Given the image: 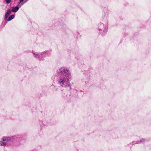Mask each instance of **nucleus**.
<instances>
[{"label": "nucleus", "mask_w": 151, "mask_h": 151, "mask_svg": "<svg viewBox=\"0 0 151 151\" xmlns=\"http://www.w3.org/2000/svg\"><path fill=\"white\" fill-rule=\"evenodd\" d=\"M59 71L61 75L59 77L58 82L60 85L63 86L71 87L70 80L71 78V75L68 70L64 67H61L59 69Z\"/></svg>", "instance_id": "obj_1"}, {"label": "nucleus", "mask_w": 151, "mask_h": 151, "mask_svg": "<svg viewBox=\"0 0 151 151\" xmlns=\"http://www.w3.org/2000/svg\"><path fill=\"white\" fill-rule=\"evenodd\" d=\"M32 53L35 58L40 61L43 60H44V58L48 55L47 52H43L41 53L33 52Z\"/></svg>", "instance_id": "obj_2"}, {"label": "nucleus", "mask_w": 151, "mask_h": 151, "mask_svg": "<svg viewBox=\"0 0 151 151\" xmlns=\"http://www.w3.org/2000/svg\"><path fill=\"white\" fill-rule=\"evenodd\" d=\"M98 29L99 31H101L103 29V34H105L107 31L108 28L106 27H104V24L102 23H100L99 24Z\"/></svg>", "instance_id": "obj_3"}, {"label": "nucleus", "mask_w": 151, "mask_h": 151, "mask_svg": "<svg viewBox=\"0 0 151 151\" xmlns=\"http://www.w3.org/2000/svg\"><path fill=\"white\" fill-rule=\"evenodd\" d=\"M22 5L20 4H18L16 7H13L12 9V11L14 12H17L19 8Z\"/></svg>", "instance_id": "obj_4"}, {"label": "nucleus", "mask_w": 151, "mask_h": 151, "mask_svg": "<svg viewBox=\"0 0 151 151\" xmlns=\"http://www.w3.org/2000/svg\"><path fill=\"white\" fill-rule=\"evenodd\" d=\"M1 139L4 141H9L11 140V138L9 137L3 136L1 138Z\"/></svg>", "instance_id": "obj_5"}, {"label": "nucleus", "mask_w": 151, "mask_h": 151, "mask_svg": "<svg viewBox=\"0 0 151 151\" xmlns=\"http://www.w3.org/2000/svg\"><path fill=\"white\" fill-rule=\"evenodd\" d=\"M11 13V11L10 9H8L5 15V18L7 19L8 17Z\"/></svg>", "instance_id": "obj_6"}, {"label": "nucleus", "mask_w": 151, "mask_h": 151, "mask_svg": "<svg viewBox=\"0 0 151 151\" xmlns=\"http://www.w3.org/2000/svg\"><path fill=\"white\" fill-rule=\"evenodd\" d=\"M15 17V16L14 15H11L7 19L8 21H9L11 20L12 19H13Z\"/></svg>", "instance_id": "obj_7"}, {"label": "nucleus", "mask_w": 151, "mask_h": 151, "mask_svg": "<svg viewBox=\"0 0 151 151\" xmlns=\"http://www.w3.org/2000/svg\"><path fill=\"white\" fill-rule=\"evenodd\" d=\"M28 0H19L20 2L21 3V5H22L25 3H26Z\"/></svg>", "instance_id": "obj_8"}, {"label": "nucleus", "mask_w": 151, "mask_h": 151, "mask_svg": "<svg viewBox=\"0 0 151 151\" xmlns=\"http://www.w3.org/2000/svg\"><path fill=\"white\" fill-rule=\"evenodd\" d=\"M6 145V143L2 141H0V145L3 146H5Z\"/></svg>", "instance_id": "obj_9"}, {"label": "nucleus", "mask_w": 151, "mask_h": 151, "mask_svg": "<svg viewBox=\"0 0 151 151\" xmlns=\"http://www.w3.org/2000/svg\"><path fill=\"white\" fill-rule=\"evenodd\" d=\"M145 141V140L144 139H142L140 141H137L136 142V143L137 144H139L140 142H144Z\"/></svg>", "instance_id": "obj_10"}, {"label": "nucleus", "mask_w": 151, "mask_h": 151, "mask_svg": "<svg viewBox=\"0 0 151 151\" xmlns=\"http://www.w3.org/2000/svg\"><path fill=\"white\" fill-rule=\"evenodd\" d=\"M5 1L7 3H9L11 1V0H5Z\"/></svg>", "instance_id": "obj_11"}]
</instances>
